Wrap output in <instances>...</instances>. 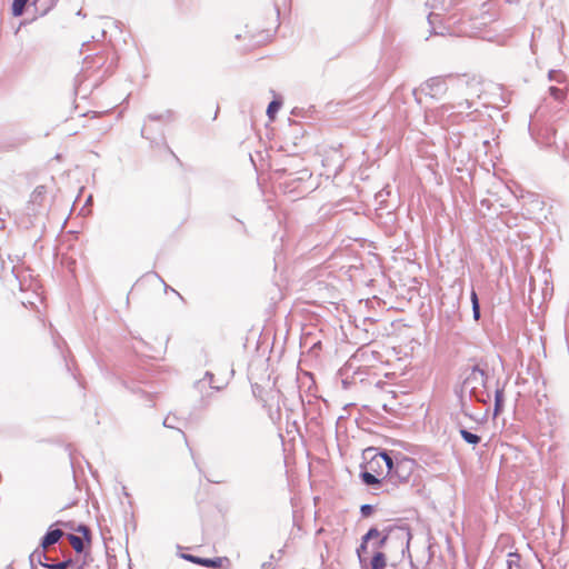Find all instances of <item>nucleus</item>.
<instances>
[{"mask_svg": "<svg viewBox=\"0 0 569 569\" xmlns=\"http://www.w3.org/2000/svg\"><path fill=\"white\" fill-rule=\"evenodd\" d=\"M380 535L379 530L377 528H371L369 529V531L362 537L361 540H363V542H367L372 539V538H376Z\"/></svg>", "mask_w": 569, "mask_h": 569, "instance_id": "nucleus-18", "label": "nucleus"}, {"mask_svg": "<svg viewBox=\"0 0 569 569\" xmlns=\"http://www.w3.org/2000/svg\"><path fill=\"white\" fill-rule=\"evenodd\" d=\"M425 90L431 96L441 94L446 91L445 82L441 78H431L426 82Z\"/></svg>", "mask_w": 569, "mask_h": 569, "instance_id": "nucleus-5", "label": "nucleus"}, {"mask_svg": "<svg viewBox=\"0 0 569 569\" xmlns=\"http://www.w3.org/2000/svg\"><path fill=\"white\" fill-rule=\"evenodd\" d=\"M386 541H387V536L382 537V538L379 540V542H378V548L383 547V546H385V543H386Z\"/></svg>", "mask_w": 569, "mask_h": 569, "instance_id": "nucleus-26", "label": "nucleus"}, {"mask_svg": "<svg viewBox=\"0 0 569 569\" xmlns=\"http://www.w3.org/2000/svg\"><path fill=\"white\" fill-rule=\"evenodd\" d=\"M548 78L550 81L562 82L565 76L559 70H550L548 73Z\"/></svg>", "mask_w": 569, "mask_h": 569, "instance_id": "nucleus-17", "label": "nucleus"}, {"mask_svg": "<svg viewBox=\"0 0 569 569\" xmlns=\"http://www.w3.org/2000/svg\"><path fill=\"white\" fill-rule=\"evenodd\" d=\"M549 92L556 100H561L563 98L562 91L557 87H550Z\"/></svg>", "mask_w": 569, "mask_h": 569, "instance_id": "nucleus-20", "label": "nucleus"}, {"mask_svg": "<svg viewBox=\"0 0 569 569\" xmlns=\"http://www.w3.org/2000/svg\"><path fill=\"white\" fill-rule=\"evenodd\" d=\"M387 566V559L385 553L378 551L375 553L371 560V569H383Z\"/></svg>", "mask_w": 569, "mask_h": 569, "instance_id": "nucleus-9", "label": "nucleus"}, {"mask_svg": "<svg viewBox=\"0 0 569 569\" xmlns=\"http://www.w3.org/2000/svg\"><path fill=\"white\" fill-rule=\"evenodd\" d=\"M177 420L176 417H170V416H167L163 420V426L166 428H176L174 426V421Z\"/></svg>", "mask_w": 569, "mask_h": 569, "instance_id": "nucleus-22", "label": "nucleus"}, {"mask_svg": "<svg viewBox=\"0 0 569 569\" xmlns=\"http://www.w3.org/2000/svg\"><path fill=\"white\" fill-rule=\"evenodd\" d=\"M486 383L487 375L479 366H472L462 372V382L457 390V395L463 415L470 416V403L472 401L486 403L490 399Z\"/></svg>", "mask_w": 569, "mask_h": 569, "instance_id": "nucleus-1", "label": "nucleus"}, {"mask_svg": "<svg viewBox=\"0 0 569 569\" xmlns=\"http://www.w3.org/2000/svg\"><path fill=\"white\" fill-rule=\"evenodd\" d=\"M472 312H473V318L477 320L479 319L480 317V307H479V302H476L475 305H472Z\"/></svg>", "mask_w": 569, "mask_h": 569, "instance_id": "nucleus-24", "label": "nucleus"}, {"mask_svg": "<svg viewBox=\"0 0 569 569\" xmlns=\"http://www.w3.org/2000/svg\"><path fill=\"white\" fill-rule=\"evenodd\" d=\"M68 539L70 541V545L77 552H81L83 550V541L80 537L70 533L68 536Z\"/></svg>", "mask_w": 569, "mask_h": 569, "instance_id": "nucleus-13", "label": "nucleus"}, {"mask_svg": "<svg viewBox=\"0 0 569 569\" xmlns=\"http://www.w3.org/2000/svg\"><path fill=\"white\" fill-rule=\"evenodd\" d=\"M44 563V569H68L72 561L71 559H67V560H63V561H51V562H43Z\"/></svg>", "mask_w": 569, "mask_h": 569, "instance_id": "nucleus-12", "label": "nucleus"}, {"mask_svg": "<svg viewBox=\"0 0 569 569\" xmlns=\"http://www.w3.org/2000/svg\"><path fill=\"white\" fill-rule=\"evenodd\" d=\"M80 529L84 535H87V532L89 531L87 527H81Z\"/></svg>", "mask_w": 569, "mask_h": 569, "instance_id": "nucleus-28", "label": "nucleus"}, {"mask_svg": "<svg viewBox=\"0 0 569 569\" xmlns=\"http://www.w3.org/2000/svg\"><path fill=\"white\" fill-rule=\"evenodd\" d=\"M471 302L475 305L476 302H479L477 293L475 291L471 292Z\"/></svg>", "mask_w": 569, "mask_h": 569, "instance_id": "nucleus-25", "label": "nucleus"}, {"mask_svg": "<svg viewBox=\"0 0 569 569\" xmlns=\"http://www.w3.org/2000/svg\"><path fill=\"white\" fill-rule=\"evenodd\" d=\"M373 511V507L371 505H362L360 508V512L363 517H369Z\"/></svg>", "mask_w": 569, "mask_h": 569, "instance_id": "nucleus-21", "label": "nucleus"}, {"mask_svg": "<svg viewBox=\"0 0 569 569\" xmlns=\"http://www.w3.org/2000/svg\"><path fill=\"white\" fill-rule=\"evenodd\" d=\"M366 550H367V542H363V540H361L360 546L357 548V555H358V558H359L360 562L363 561L362 552H365Z\"/></svg>", "mask_w": 569, "mask_h": 569, "instance_id": "nucleus-23", "label": "nucleus"}, {"mask_svg": "<svg viewBox=\"0 0 569 569\" xmlns=\"http://www.w3.org/2000/svg\"><path fill=\"white\" fill-rule=\"evenodd\" d=\"M383 462L387 469V476L390 479H397L399 481H408L415 466V461L409 458H401L393 461V459L387 452H379L370 460V466L379 465Z\"/></svg>", "mask_w": 569, "mask_h": 569, "instance_id": "nucleus-3", "label": "nucleus"}, {"mask_svg": "<svg viewBox=\"0 0 569 569\" xmlns=\"http://www.w3.org/2000/svg\"><path fill=\"white\" fill-rule=\"evenodd\" d=\"M207 380L211 388L219 390V387H216L212 385L213 375L211 372H206L203 380L198 381L197 386L199 387V386L203 385Z\"/></svg>", "mask_w": 569, "mask_h": 569, "instance_id": "nucleus-19", "label": "nucleus"}, {"mask_svg": "<svg viewBox=\"0 0 569 569\" xmlns=\"http://www.w3.org/2000/svg\"><path fill=\"white\" fill-rule=\"evenodd\" d=\"M29 0H13L11 4V13L13 17H20L23 14L24 9Z\"/></svg>", "mask_w": 569, "mask_h": 569, "instance_id": "nucleus-8", "label": "nucleus"}, {"mask_svg": "<svg viewBox=\"0 0 569 569\" xmlns=\"http://www.w3.org/2000/svg\"><path fill=\"white\" fill-rule=\"evenodd\" d=\"M362 481L368 486H375L380 483V480L371 472L365 471L361 473Z\"/></svg>", "mask_w": 569, "mask_h": 569, "instance_id": "nucleus-14", "label": "nucleus"}, {"mask_svg": "<svg viewBox=\"0 0 569 569\" xmlns=\"http://www.w3.org/2000/svg\"><path fill=\"white\" fill-rule=\"evenodd\" d=\"M280 108H281L280 101H277V100L271 101L267 109L268 117L270 119H273L274 114L279 111Z\"/></svg>", "mask_w": 569, "mask_h": 569, "instance_id": "nucleus-16", "label": "nucleus"}, {"mask_svg": "<svg viewBox=\"0 0 569 569\" xmlns=\"http://www.w3.org/2000/svg\"><path fill=\"white\" fill-rule=\"evenodd\" d=\"M182 557L188 561H191L197 565H201L207 568H220V567H222V563L224 561H228L227 558H220V557L212 558V559L211 558H200V557L192 556V555H183Z\"/></svg>", "mask_w": 569, "mask_h": 569, "instance_id": "nucleus-4", "label": "nucleus"}, {"mask_svg": "<svg viewBox=\"0 0 569 569\" xmlns=\"http://www.w3.org/2000/svg\"><path fill=\"white\" fill-rule=\"evenodd\" d=\"M505 393L503 389H496L495 391V416H497L503 407Z\"/></svg>", "mask_w": 569, "mask_h": 569, "instance_id": "nucleus-11", "label": "nucleus"}, {"mask_svg": "<svg viewBox=\"0 0 569 569\" xmlns=\"http://www.w3.org/2000/svg\"><path fill=\"white\" fill-rule=\"evenodd\" d=\"M381 463H382V462H379V465H373V467H371V466L369 465V467H370V469H371L372 471H377L376 467H377V468H381Z\"/></svg>", "mask_w": 569, "mask_h": 569, "instance_id": "nucleus-27", "label": "nucleus"}, {"mask_svg": "<svg viewBox=\"0 0 569 569\" xmlns=\"http://www.w3.org/2000/svg\"><path fill=\"white\" fill-rule=\"evenodd\" d=\"M459 432H460V436L462 437V439L469 445L476 446L481 440L478 435L472 433V432L468 431L467 429H460Z\"/></svg>", "mask_w": 569, "mask_h": 569, "instance_id": "nucleus-10", "label": "nucleus"}, {"mask_svg": "<svg viewBox=\"0 0 569 569\" xmlns=\"http://www.w3.org/2000/svg\"><path fill=\"white\" fill-rule=\"evenodd\" d=\"M100 37H101V38H103V37H104V30H101Z\"/></svg>", "mask_w": 569, "mask_h": 569, "instance_id": "nucleus-29", "label": "nucleus"}, {"mask_svg": "<svg viewBox=\"0 0 569 569\" xmlns=\"http://www.w3.org/2000/svg\"><path fill=\"white\" fill-rule=\"evenodd\" d=\"M507 566L508 569H521L519 565V555L516 552H510L508 555Z\"/></svg>", "mask_w": 569, "mask_h": 569, "instance_id": "nucleus-15", "label": "nucleus"}, {"mask_svg": "<svg viewBox=\"0 0 569 569\" xmlns=\"http://www.w3.org/2000/svg\"><path fill=\"white\" fill-rule=\"evenodd\" d=\"M63 531L61 529H52L50 528L41 541L42 549H48L50 546L54 545L62 537Z\"/></svg>", "mask_w": 569, "mask_h": 569, "instance_id": "nucleus-6", "label": "nucleus"}, {"mask_svg": "<svg viewBox=\"0 0 569 569\" xmlns=\"http://www.w3.org/2000/svg\"><path fill=\"white\" fill-rule=\"evenodd\" d=\"M427 6H429L433 11H431L428 16V21L430 27L432 28V32L435 34H450V36H468L471 37L475 34V31L469 28L468 22H459L455 19L453 16L448 17L443 20L438 21L437 19L440 17V13L437 12L439 7L431 2V0L427 1Z\"/></svg>", "mask_w": 569, "mask_h": 569, "instance_id": "nucleus-2", "label": "nucleus"}, {"mask_svg": "<svg viewBox=\"0 0 569 569\" xmlns=\"http://www.w3.org/2000/svg\"><path fill=\"white\" fill-rule=\"evenodd\" d=\"M46 549H42V550H37L34 551L31 557H30V560L31 562H33L36 559L37 561L39 562V565L44 568V563L43 562H51V561H54L53 559H51L44 551Z\"/></svg>", "mask_w": 569, "mask_h": 569, "instance_id": "nucleus-7", "label": "nucleus"}]
</instances>
